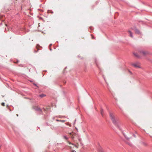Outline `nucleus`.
I'll return each mask as SVG.
<instances>
[{"label": "nucleus", "mask_w": 152, "mask_h": 152, "mask_svg": "<svg viewBox=\"0 0 152 152\" xmlns=\"http://www.w3.org/2000/svg\"><path fill=\"white\" fill-rule=\"evenodd\" d=\"M70 134L71 135L72 134V133H70Z\"/></svg>", "instance_id": "nucleus-30"}, {"label": "nucleus", "mask_w": 152, "mask_h": 152, "mask_svg": "<svg viewBox=\"0 0 152 152\" xmlns=\"http://www.w3.org/2000/svg\"><path fill=\"white\" fill-rule=\"evenodd\" d=\"M99 152H105L104 150L102 149H101L99 150Z\"/></svg>", "instance_id": "nucleus-13"}, {"label": "nucleus", "mask_w": 152, "mask_h": 152, "mask_svg": "<svg viewBox=\"0 0 152 152\" xmlns=\"http://www.w3.org/2000/svg\"><path fill=\"white\" fill-rule=\"evenodd\" d=\"M71 152H76V151L75 150H72Z\"/></svg>", "instance_id": "nucleus-19"}, {"label": "nucleus", "mask_w": 152, "mask_h": 152, "mask_svg": "<svg viewBox=\"0 0 152 152\" xmlns=\"http://www.w3.org/2000/svg\"><path fill=\"white\" fill-rule=\"evenodd\" d=\"M71 138L72 139H73L74 138V137L73 136V135H72L71 136Z\"/></svg>", "instance_id": "nucleus-18"}, {"label": "nucleus", "mask_w": 152, "mask_h": 152, "mask_svg": "<svg viewBox=\"0 0 152 152\" xmlns=\"http://www.w3.org/2000/svg\"><path fill=\"white\" fill-rule=\"evenodd\" d=\"M133 30H134L136 34H140V32L136 27H134L132 28Z\"/></svg>", "instance_id": "nucleus-5"}, {"label": "nucleus", "mask_w": 152, "mask_h": 152, "mask_svg": "<svg viewBox=\"0 0 152 152\" xmlns=\"http://www.w3.org/2000/svg\"><path fill=\"white\" fill-rule=\"evenodd\" d=\"M33 84H34V85L36 86H37V87H38V86L36 84H35V83H34Z\"/></svg>", "instance_id": "nucleus-16"}, {"label": "nucleus", "mask_w": 152, "mask_h": 152, "mask_svg": "<svg viewBox=\"0 0 152 152\" xmlns=\"http://www.w3.org/2000/svg\"><path fill=\"white\" fill-rule=\"evenodd\" d=\"M17 116H18V114H17Z\"/></svg>", "instance_id": "nucleus-32"}, {"label": "nucleus", "mask_w": 152, "mask_h": 152, "mask_svg": "<svg viewBox=\"0 0 152 152\" xmlns=\"http://www.w3.org/2000/svg\"><path fill=\"white\" fill-rule=\"evenodd\" d=\"M63 137H64V138L65 139H66L67 140L69 139L68 137H67L66 136V135L64 136Z\"/></svg>", "instance_id": "nucleus-11"}, {"label": "nucleus", "mask_w": 152, "mask_h": 152, "mask_svg": "<svg viewBox=\"0 0 152 152\" xmlns=\"http://www.w3.org/2000/svg\"><path fill=\"white\" fill-rule=\"evenodd\" d=\"M53 13V12H52V13Z\"/></svg>", "instance_id": "nucleus-33"}, {"label": "nucleus", "mask_w": 152, "mask_h": 152, "mask_svg": "<svg viewBox=\"0 0 152 152\" xmlns=\"http://www.w3.org/2000/svg\"><path fill=\"white\" fill-rule=\"evenodd\" d=\"M76 121V119H75V122H74V124H75V122Z\"/></svg>", "instance_id": "nucleus-23"}, {"label": "nucleus", "mask_w": 152, "mask_h": 152, "mask_svg": "<svg viewBox=\"0 0 152 152\" xmlns=\"http://www.w3.org/2000/svg\"><path fill=\"white\" fill-rule=\"evenodd\" d=\"M123 134H124V136L127 139L129 140V139H130L129 138H128V137H127L125 136V134H124V133H123Z\"/></svg>", "instance_id": "nucleus-15"}, {"label": "nucleus", "mask_w": 152, "mask_h": 152, "mask_svg": "<svg viewBox=\"0 0 152 152\" xmlns=\"http://www.w3.org/2000/svg\"><path fill=\"white\" fill-rule=\"evenodd\" d=\"M1 105L3 106H4L5 105V103L4 102H3L1 103Z\"/></svg>", "instance_id": "nucleus-17"}, {"label": "nucleus", "mask_w": 152, "mask_h": 152, "mask_svg": "<svg viewBox=\"0 0 152 152\" xmlns=\"http://www.w3.org/2000/svg\"><path fill=\"white\" fill-rule=\"evenodd\" d=\"M33 109L39 114H42V109L38 106H35L33 107Z\"/></svg>", "instance_id": "nucleus-2"}, {"label": "nucleus", "mask_w": 152, "mask_h": 152, "mask_svg": "<svg viewBox=\"0 0 152 152\" xmlns=\"http://www.w3.org/2000/svg\"><path fill=\"white\" fill-rule=\"evenodd\" d=\"M133 136H134V137H135V135L134 134H133Z\"/></svg>", "instance_id": "nucleus-26"}, {"label": "nucleus", "mask_w": 152, "mask_h": 152, "mask_svg": "<svg viewBox=\"0 0 152 152\" xmlns=\"http://www.w3.org/2000/svg\"><path fill=\"white\" fill-rule=\"evenodd\" d=\"M66 83V82H65L64 83Z\"/></svg>", "instance_id": "nucleus-35"}, {"label": "nucleus", "mask_w": 152, "mask_h": 152, "mask_svg": "<svg viewBox=\"0 0 152 152\" xmlns=\"http://www.w3.org/2000/svg\"><path fill=\"white\" fill-rule=\"evenodd\" d=\"M139 52L140 53H142L144 56H145L148 54V52L146 51L140 50Z\"/></svg>", "instance_id": "nucleus-4"}, {"label": "nucleus", "mask_w": 152, "mask_h": 152, "mask_svg": "<svg viewBox=\"0 0 152 152\" xmlns=\"http://www.w3.org/2000/svg\"><path fill=\"white\" fill-rule=\"evenodd\" d=\"M39 47V45H37L36 46V48H37V50H34V53H37L38 51L39 50V49L38 48V47Z\"/></svg>", "instance_id": "nucleus-6"}, {"label": "nucleus", "mask_w": 152, "mask_h": 152, "mask_svg": "<svg viewBox=\"0 0 152 152\" xmlns=\"http://www.w3.org/2000/svg\"><path fill=\"white\" fill-rule=\"evenodd\" d=\"M128 32L130 36V37H133V35L131 31H129Z\"/></svg>", "instance_id": "nucleus-8"}, {"label": "nucleus", "mask_w": 152, "mask_h": 152, "mask_svg": "<svg viewBox=\"0 0 152 152\" xmlns=\"http://www.w3.org/2000/svg\"><path fill=\"white\" fill-rule=\"evenodd\" d=\"M56 121H60L61 122H64L65 121V120H58V119H56Z\"/></svg>", "instance_id": "nucleus-10"}, {"label": "nucleus", "mask_w": 152, "mask_h": 152, "mask_svg": "<svg viewBox=\"0 0 152 152\" xmlns=\"http://www.w3.org/2000/svg\"><path fill=\"white\" fill-rule=\"evenodd\" d=\"M95 62H96V65H97V66L98 65H97V63H96V61Z\"/></svg>", "instance_id": "nucleus-25"}, {"label": "nucleus", "mask_w": 152, "mask_h": 152, "mask_svg": "<svg viewBox=\"0 0 152 152\" xmlns=\"http://www.w3.org/2000/svg\"><path fill=\"white\" fill-rule=\"evenodd\" d=\"M109 114L110 118L113 124L123 133L121 128L120 126V124L118 118L116 117L113 113L110 111L109 112Z\"/></svg>", "instance_id": "nucleus-1"}, {"label": "nucleus", "mask_w": 152, "mask_h": 152, "mask_svg": "<svg viewBox=\"0 0 152 152\" xmlns=\"http://www.w3.org/2000/svg\"><path fill=\"white\" fill-rule=\"evenodd\" d=\"M18 62V61L17 62Z\"/></svg>", "instance_id": "nucleus-34"}, {"label": "nucleus", "mask_w": 152, "mask_h": 152, "mask_svg": "<svg viewBox=\"0 0 152 152\" xmlns=\"http://www.w3.org/2000/svg\"><path fill=\"white\" fill-rule=\"evenodd\" d=\"M78 140H79V141L80 142V141H81V139H80V138H79Z\"/></svg>", "instance_id": "nucleus-22"}, {"label": "nucleus", "mask_w": 152, "mask_h": 152, "mask_svg": "<svg viewBox=\"0 0 152 152\" xmlns=\"http://www.w3.org/2000/svg\"><path fill=\"white\" fill-rule=\"evenodd\" d=\"M45 95L44 94H41L39 96L41 97H43L44 96H45Z\"/></svg>", "instance_id": "nucleus-14"}, {"label": "nucleus", "mask_w": 152, "mask_h": 152, "mask_svg": "<svg viewBox=\"0 0 152 152\" xmlns=\"http://www.w3.org/2000/svg\"><path fill=\"white\" fill-rule=\"evenodd\" d=\"M43 109H44V111H45L46 110L45 109V108H43Z\"/></svg>", "instance_id": "nucleus-24"}, {"label": "nucleus", "mask_w": 152, "mask_h": 152, "mask_svg": "<svg viewBox=\"0 0 152 152\" xmlns=\"http://www.w3.org/2000/svg\"><path fill=\"white\" fill-rule=\"evenodd\" d=\"M133 54L137 58H139L140 57V56H138V54L137 53H134Z\"/></svg>", "instance_id": "nucleus-9"}, {"label": "nucleus", "mask_w": 152, "mask_h": 152, "mask_svg": "<svg viewBox=\"0 0 152 152\" xmlns=\"http://www.w3.org/2000/svg\"><path fill=\"white\" fill-rule=\"evenodd\" d=\"M91 36L92 39H94V37L92 35H91Z\"/></svg>", "instance_id": "nucleus-21"}, {"label": "nucleus", "mask_w": 152, "mask_h": 152, "mask_svg": "<svg viewBox=\"0 0 152 152\" xmlns=\"http://www.w3.org/2000/svg\"><path fill=\"white\" fill-rule=\"evenodd\" d=\"M89 28L91 30L92 29V27H90Z\"/></svg>", "instance_id": "nucleus-20"}, {"label": "nucleus", "mask_w": 152, "mask_h": 152, "mask_svg": "<svg viewBox=\"0 0 152 152\" xmlns=\"http://www.w3.org/2000/svg\"><path fill=\"white\" fill-rule=\"evenodd\" d=\"M132 65L136 68H140V67L139 65V63L138 62H137L135 63L132 64Z\"/></svg>", "instance_id": "nucleus-3"}, {"label": "nucleus", "mask_w": 152, "mask_h": 152, "mask_svg": "<svg viewBox=\"0 0 152 152\" xmlns=\"http://www.w3.org/2000/svg\"><path fill=\"white\" fill-rule=\"evenodd\" d=\"M103 109H101V115L102 116H103Z\"/></svg>", "instance_id": "nucleus-12"}, {"label": "nucleus", "mask_w": 152, "mask_h": 152, "mask_svg": "<svg viewBox=\"0 0 152 152\" xmlns=\"http://www.w3.org/2000/svg\"><path fill=\"white\" fill-rule=\"evenodd\" d=\"M50 51H51L52 50V49L51 48H50Z\"/></svg>", "instance_id": "nucleus-28"}, {"label": "nucleus", "mask_w": 152, "mask_h": 152, "mask_svg": "<svg viewBox=\"0 0 152 152\" xmlns=\"http://www.w3.org/2000/svg\"><path fill=\"white\" fill-rule=\"evenodd\" d=\"M1 148V146H0V148Z\"/></svg>", "instance_id": "nucleus-36"}, {"label": "nucleus", "mask_w": 152, "mask_h": 152, "mask_svg": "<svg viewBox=\"0 0 152 152\" xmlns=\"http://www.w3.org/2000/svg\"><path fill=\"white\" fill-rule=\"evenodd\" d=\"M67 142H68L69 143L70 145L72 144L73 145H74V146H75L76 148H78V146L77 145H75V144H72V143H71V142H69V141H67Z\"/></svg>", "instance_id": "nucleus-7"}, {"label": "nucleus", "mask_w": 152, "mask_h": 152, "mask_svg": "<svg viewBox=\"0 0 152 152\" xmlns=\"http://www.w3.org/2000/svg\"><path fill=\"white\" fill-rule=\"evenodd\" d=\"M66 69V67L64 69Z\"/></svg>", "instance_id": "nucleus-29"}, {"label": "nucleus", "mask_w": 152, "mask_h": 152, "mask_svg": "<svg viewBox=\"0 0 152 152\" xmlns=\"http://www.w3.org/2000/svg\"><path fill=\"white\" fill-rule=\"evenodd\" d=\"M51 45H52V44H50V45H49V47H50V46H51Z\"/></svg>", "instance_id": "nucleus-27"}, {"label": "nucleus", "mask_w": 152, "mask_h": 152, "mask_svg": "<svg viewBox=\"0 0 152 152\" xmlns=\"http://www.w3.org/2000/svg\"><path fill=\"white\" fill-rule=\"evenodd\" d=\"M30 81L31 82H32V80H30Z\"/></svg>", "instance_id": "nucleus-31"}]
</instances>
